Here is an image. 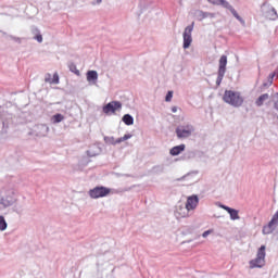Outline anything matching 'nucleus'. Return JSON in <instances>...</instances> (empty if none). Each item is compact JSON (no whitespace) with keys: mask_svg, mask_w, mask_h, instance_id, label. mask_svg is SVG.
<instances>
[{"mask_svg":"<svg viewBox=\"0 0 278 278\" xmlns=\"http://www.w3.org/2000/svg\"><path fill=\"white\" fill-rule=\"evenodd\" d=\"M75 74H76V75H79V72L76 71Z\"/></svg>","mask_w":278,"mask_h":278,"instance_id":"obj_30","label":"nucleus"},{"mask_svg":"<svg viewBox=\"0 0 278 278\" xmlns=\"http://www.w3.org/2000/svg\"><path fill=\"white\" fill-rule=\"evenodd\" d=\"M223 77H225V72H219L216 80L217 86H220V84L223 83Z\"/></svg>","mask_w":278,"mask_h":278,"instance_id":"obj_22","label":"nucleus"},{"mask_svg":"<svg viewBox=\"0 0 278 278\" xmlns=\"http://www.w3.org/2000/svg\"><path fill=\"white\" fill-rule=\"evenodd\" d=\"M213 230H206L203 232L202 237L207 238L210 233H212Z\"/></svg>","mask_w":278,"mask_h":278,"instance_id":"obj_26","label":"nucleus"},{"mask_svg":"<svg viewBox=\"0 0 278 278\" xmlns=\"http://www.w3.org/2000/svg\"><path fill=\"white\" fill-rule=\"evenodd\" d=\"M190 211L187 206H178L175 212L176 218H188Z\"/></svg>","mask_w":278,"mask_h":278,"instance_id":"obj_8","label":"nucleus"},{"mask_svg":"<svg viewBox=\"0 0 278 278\" xmlns=\"http://www.w3.org/2000/svg\"><path fill=\"white\" fill-rule=\"evenodd\" d=\"M274 78H275V73L269 74V76H268L269 84H273Z\"/></svg>","mask_w":278,"mask_h":278,"instance_id":"obj_25","label":"nucleus"},{"mask_svg":"<svg viewBox=\"0 0 278 278\" xmlns=\"http://www.w3.org/2000/svg\"><path fill=\"white\" fill-rule=\"evenodd\" d=\"M52 121H53V123H62V121H64V115L55 114V115H53Z\"/></svg>","mask_w":278,"mask_h":278,"instance_id":"obj_21","label":"nucleus"},{"mask_svg":"<svg viewBox=\"0 0 278 278\" xmlns=\"http://www.w3.org/2000/svg\"><path fill=\"white\" fill-rule=\"evenodd\" d=\"M35 38L38 42H42V35H37Z\"/></svg>","mask_w":278,"mask_h":278,"instance_id":"obj_28","label":"nucleus"},{"mask_svg":"<svg viewBox=\"0 0 278 278\" xmlns=\"http://www.w3.org/2000/svg\"><path fill=\"white\" fill-rule=\"evenodd\" d=\"M266 262V245H262L256 254V258L250 261V268H262Z\"/></svg>","mask_w":278,"mask_h":278,"instance_id":"obj_2","label":"nucleus"},{"mask_svg":"<svg viewBox=\"0 0 278 278\" xmlns=\"http://www.w3.org/2000/svg\"><path fill=\"white\" fill-rule=\"evenodd\" d=\"M226 9L231 12V14L235 16V18H237V21H242V17H240V15L238 14V11H236V9L231 7V4L228 3V7H226Z\"/></svg>","mask_w":278,"mask_h":278,"instance_id":"obj_16","label":"nucleus"},{"mask_svg":"<svg viewBox=\"0 0 278 278\" xmlns=\"http://www.w3.org/2000/svg\"><path fill=\"white\" fill-rule=\"evenodd\" d=\"M99 75L97 74V71H89L87 73V80L88 81H97Z\"/></svg>","mask_w":278,"mask_h":278,"instance_id":"obj_13","label":"nucleus"},{"mask_svg":"<svg viewBox=\"0 0 278 278\" xmlns=\"http://www.w3.org/2000/svg\"><path fill=\"white\" fill-rule=\"evenodd\" d=\"M200 16H201L202 18H207V16L214 17V13L201 12V13H200Z\"/></svg>","mask_w":278,"mask_h":278,"instance_id":"obj_23","label":"nucleus"},{"mask_svg":"<svg viewBox=\"0 0 278 278\" xmlns=\"http://www.w3.org/2000/svg\"><path fill=\"white\" fill-rule=\"evenodd\" d=\"M8 229V223L5 222V217L0 216V231H5Z\"/></svg>","mask_w":278,"mask_h":278,"instance_id":"obj_19","label":"nucleus"},{"mask_svg":"<svg viewBox=\"0 0 278 278\" xmlns=\"http://www.w3.org/2000/svg\"><path fill=\"white\" fill-rule=\"evenodd\" d=\"M123 123H125V125H134V117L129 114H126L123 116Z\"/></svg>","mask_w":278,"mask_h":278,"instance_id":"obj_18","label":"nucleus"},{"mask_svg":"<svg viewBox=\"0 0 278 278\" xmlns=\"http://www.w3.org/2000/svg\"><path fill=\"white\" fill-rule=\"evenodd\" d=\"M194 29V23L187 26L184 31V49H189V47L192 45V30Z\"/></svg>","mask_w":278,"mask_h":278,"instance_id":"obj_4","label":"nucleus"},{"mask_svg":"<svg viewBox=\"0 0 278 278\" xmlns=\"http://www.w3.org/2000/svg\"><path fill=\"white\" fill-rule=\"evenodd\" d=\"M222 207H223V210L228 212V214H230L231 220H240V215H239L238 210L231 208V207L225 206V205H223Z\"/></svg>","mask_w":278,"mask_h":278,"instance_id":"obj_9","label":"nucleus"},{"mask_svg":"<svg viewBox=\"0 0 278 278\" xmlns=\"http://www.w3.org/2000/svg\"><path fill=\"white\" fill-rule=\"evenodd\" d=\"M123 108V104L118 101H112L103 106V113L104 114H115L116 110H121Z\"/></svg>","mask_w":278,"mask_h":278,"instance_id":"obj_6","label":"nucleus"},{"mask_svg":"<svg viewBox=\"0 0 278 278\" xmlns=\"http://www.w3.org/2000/svg\"><path fill=\"white\" fill-rule=\"evenodd\" d=\"M226 9L231 12V14L235 16V18H237V21H242V17H240V15L238 14V11H236V9L231 7V4L228 3V7H226Z\"/></svg>","mask_w":278,"mask_h":278,"instance_id":"obj_17","label":"nucleus"},{"mask_svg":"<svg viewBox=\"0 0 278 278\" xmlns=\"http://www.w3.org/2000/svg\"><path fill=\"white\" fill-rule=\"evenodd\" d=\"M227 68V55H222L219 59V71H225Z\"/></svg>","mask_w":278,"mask_h":278,"instance_id":"obj_14","label":"nucleus"},{"mask_svg":"<svg viewBox=\"0 0 278 278\" xmlns=\"http://www.w3.org/2000/svg\"><path fill=\"white\" fill-rule=\"evenodd\" d=\"M268 93L260 96V98L256 100V105L260 108L264 105V101H268Z\"/></svg>","mask_w":278,"mask_h":278,"instance_id":"obj_15","label":"nucleus"},{"mask_svg":"<svg viewBox=\"0 0 278 278\" xmlns=\"http://www.w3.org/2000/svg\"><path fill=\"white\" fill-rule=\"evenodd\" d=\"M198 205H199V195L193 194L187 198L186 207L189 212L197 210Z\"/></svg>","mask_w":278,"mask_h":278,"instance_id":"obj_7","label":"nucleus"},{"mask_svg":"<svg viewBox=\"0 0 278 278\" xmlns=\"http://www.w3.org/2000/svg\"><path fill=\"white\" fill-rule=\"evenodd\" d=\"M46 81L47 84H60V76L58 73H54L52 77L51 75H48V77H46Z\"/></svg>","mask_w":278,"mask_h":278,"instance_id":"obj_11","label":"nucleus"},{"mask_svg":"<svg viewBox=\"0 0 278 278\" xmlns=\"http://www.w3.org/2000/svg\"><path fill=\"white\" fill-rule=\"evenodd\" d=\"M182 151H186V144H180V146H176V147L172 148L169 150V154L175 156V155H179L180 153H182Z\"/></svg>","mask_w":278,"mask_h":278,"instance_id":"obj_10","label":"nucleus"},{"mask_svg":"<svg viewBox=\"0 0 278 278\" xmlns=\"http://www.w3.org/2000/svg\"><path fill=\"white\" fill-rule=\"evenodd\" d=\"M274 105H275V109L278 111V93L275 98V104Z\"/></svg>","mask_w":278,"mask_h":278,"instance_id":"obj_27","label":"nucleus"},{"mask_svg":"<svg viewBox=\"0 0 278 278\" xmlns=\"http://www.w3.org/2000/svg\"><path fill=\"white\" fill-rule=\"evenodd\" d=\"M212 5H222L223 8H229L227 0H207Z\"/></svg>","mask_w":278,"mask_h":278,"instance_id":"obj_12","label":"nucleus"},{"mask_svg":"<svg viewBox=\"0 0 278 278\" xmlns=\"http://www.w3.org/2000/svg\"><path fill=\"white\" fill-rule=\"evenodd\" d=\"M223 101L232 105V108H240L244 103V98L239 91L226 90L223 96Z\"/></svg>","mask_w":278,"mask_h":278,"instance_id":"obj_1","label":"nucleus"},{"mask_svg":"<svg viewBox=\"0 0 278 278\" xmlns=\"http://www.w3.org/2000/svg\"><path fill=\"white\" fill-rule=\"evenodd\" d=\"M192 131H194V127L192 125L176 128L177 138H190V136H192Z\"/></svg>","mask_w":278,"mask_h":278,"instance_id":"obj_5","label":"nucleus"},{"mask_svg":"<svg viewBox=\"0 0 278 278\" xmlns=\"http://www.w3.org/2000/svg\"><path fill=\"white\" fill-rule=\"evenodd\" d=\"M172 112L175 114V112H177V106H173Z\"/></svg>","mask_w":278,"mask_h":278,"instance_id":"obj_29","label":"nucleus"},{"mask_svg":"<svg viewBox=\"0 0 278 278\" xmlns=\"http://www.w3.org/2000/svg\"><path fill=\"white\" fill-rule=\"evenodd\" d=\"M112 192V189L108 187H96L89 190V197L91 199H103V197H108Z\"/></svg>","mask_w":278,"mask_h":278,"instance_id":"obj_3","label":"nucleus"},{"mask_svg":"<svg viewBox=\"0 0 278 278\" xmlns=\"http://www.w3.org/2000/svg\"><path fill=\"white\" fill-rule=\"evenodd\" d=\"M129 138H131V135H124L123 137L116 139L113 144H121V142H125V140H129Z\"/></svg>","mask_w":278,"mask_h":278,"instance_id":"obj_20","label":"nucleus"},{"mask_svg":"<svg viewBox=\"0 0 278 278\" xmlns=\"http://www.w3.org/2000/svg\"><path fill=\"white\" fill-rule=\"evenodd\" d=\"M165 101H167V102L173 101V91H168V92H167V94H166V97H165Z\"/></svg>","mask_w":278,"mask_h":278,"instance_id":"obj_24","label":"nucleus"}]
</instances>
